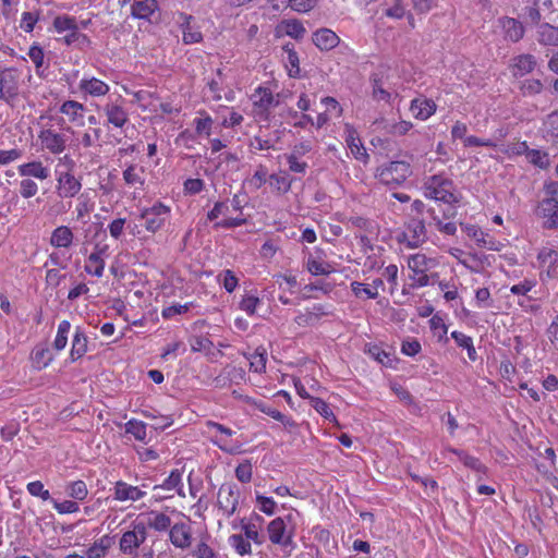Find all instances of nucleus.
I'll return each instance as SVG.
<instances>
[{
    "label": "nucleus",
    "instance_id": "obj_1",
    "mask_svg": "<svg viewBox=\"0 0 558 558\" xmlns=\"http://www.w3.org/2000/svg\"><path fill=\"white\" fill-rule=\"evenodd\" d=\"M424 194L426 197L448 205L458 204L460 201L456 193L454 183L444 174H434L426 178L424 181Z\"/></svg>",
    "mask_w": 558,
    "mask_h": 558
},
{
    "label": "nucleus",
    "instance_id": "obj_17",
    "mask_svg": "<svg viewBox=\"0 0 558 558\" xmlns=\"http://www.w3.org/2000/svg\"><path fill=\"white\" fill-rule=\"evenodd\" d=\"M193 20L192 15L185 13L179 15L180 27L183 33L182 40L185 45L197 44L203 40L201 31L192 24Z\"/></svg>",
    "mask_w": 558,
    "mask_h": 558
},
{
    "label": "nucleus",
    "instance_id": "obj_62",
    "mask_svg": "<svg viewBox=\"0 0 558 558\" xmlns=\"http://www.w3.org/2000/svg\"><path fill=\"white\" fill-rule=\"evenodd\" d=\"M544 128L551 136H558V109L546 117Z\"/></svg>",
    "mask_w": 558,
    "mask_h": 558
},
{
    "label": "nucleus",
    "instance_id": "obj_56",
    "mask_svg": "<svg viewBox=\"0 0 558 558\" xmlns=\"http://www.w3.org/2000/svg\"><path fill=\"white\" fill-rule=\"evenodd\" d=\"M348 145L351 153L357 160L366 161L368 156L365 147L361 144L360 140L351 137L350 140H348Z\"/></svg>",
    "mask_w": 558,
    "mask_h": 558
},
{
    "label": "nucleus",
    "instance_id": "obj_55",
    "mask_svg": "<svg viewBox=\"0 0 558 558\" xmlns=\"http://www.w3.org/2000/svg\"><path fill=\"white\" fill-rule=\"evenodd\" d=\"M51 501H52L53 508L60 514L74 513V512H77L80 509L78 504L76 501H72V500L58 501L56 499H52Z\"/></svg>",
    "mask_w": 558,
    "mask_h": 558
},
{
    "label": "nucleus",
    "instance_id": "obj_46",
    "mask_svg": "<svg viewBox=\"0 0 558 558\" xmlns=\"http://www.w3.org/2000/svg\"><path fill=\"white\" fill-rule=\"evenodd\" d=\"M125 432L140 441H145L147 436L146 424L136 420H131L125 424Z\"/></svg>",
    "mask_w": 558,
    "mask_h": 558
},
{
    "label": "nucleus",
    "instance_id": "obj_19",
    "mask_svg": "<svg viewBox=\"0 0 558 558\" xmlns=\"http://www.w3.org/2000/svg\"><path fill=\"white\" fill-rule=\"evenodd\" d=\"M74 233L68 226L57 227L50 235L49 243L56 248H69L73 244Z\"/></svg>",
    "mask_w": 558,
    "mask_h": 558
},
{
    "label": "nucleus",
    "instance_id": "obj_6",
    "mask_svg": "<svg viewBox=\"0 0 558 558\" xmlns=\"http://www.w3.org/2000/svg\"><path fill=\"white\" fill-rule=\"evenodd\" d=\"M20 73L15 69H5L0 72V99L13 106L19 96Z\"/></svg>",
    "mask_w": 558,
    "mask_h": 558
},
{
    "label": "nucleus",
    "instance_id": "obj_35",
    "mask_svg": "<svg viewBox=\"0 0 558 558\" xmlns=\"http://www.w3.org/2000/svg\"><path fill=\"white\" fill-rule=\"evenodd\" d=\"M181 481H182V477H181L180 471L173 470L161 485H156V486H154L153 489H154V492H160L163 489H167V490L177 489L178 495L184 497L185 495L182 490Z\"/></svg>",
    "mask_w": 558,
    "mask_h": 558
},
{
    "label": "nucleus",
    "instance_id": "obj_10",
    "mask_svg": "<svg viewBox=\"0 0 558 558\" xmlns=\"http://www.w3.org/2000/svg\"><path fill=\"white\" fill-rule=\"evenodd\" d=\"M38 138L43 148L53 155H59L66 148L68 136L52 129H43L38 134Z\"/></svg>",
    "mask_w": 558,
    "mask_h": 558
},
{
    "label": "nucleus",
    "instance_id": "obj_63",
    "mask_svg": "<svg viewBox=\"0 0 558 558\" xmlns=\"http://www.w3.org/2000/svg\"><path fill=\"white\" fill-rule=\"evenodd\" d=\"M537 258L543 264L553 265L558 260V252L551 247H543L538 252Z\"/></svg>",
    "mask_w": 558,
    "mask_h": 558
},
{
    "label": "nucleus",
    "instance_id": "obj_31",
    "mask_svg": "<svg viewBox=\"0 0 558 558\" xmlns=\"http://www.w3.org/2000/svg\"><path fill=\"white\" fill-rule=\"evenodd\" d=\"M112 546V538L109 535H104L96 539L84 553L86 558H104L107 556L108 550Z\"/></svg>",
    "mask_w": 558,
    "mask_h": 558
},
{
    "label": "nucleus",
    "instance_id": "obj_64",
    "mask_svg": "<svg viewBox=\"0 0 558 558\" xmlns=\"http://www.w3.org/2000/svg\"><path fill=\"white\" fill-rule=\"evenodd\" d=\"M194 556L196 558H219L218 554L204 542L197 545Z\"/></svg>",
    "mask_w": 558,
    "mask_h": 558
},
{
    "label": "nucleus",
    "instance_id": "obj_14",
    "mask_svg": "<svg viewBox=\"0 0 558 558\" xmlns=\"http://www.w3.org/2000/svg\"><path fill=\"white\" fill-rule=\"evenodd\" d=\"M192 529L184 522H178L169 529V541L180 549H187L192 545Z\"/></svg>",
    "mask_w": 558,
    "mask_h": 558
},
{
    "label": "nucleus",
    "instance_id": "obj_33",
    "mask_svg": "<svg viewBox=\"0 0 558 558\" xmlns=\"http://www.w3.org/2000/svg\"><path fill=\"white\" fill-rule=\"evenodd\" d=\"M157 9V0L136 1L132 4V15L137 19L149 20Z\"/></svg>",
    "mask_w": 558,
    "mask_h": 558
},
{
    "label": "nucleus",
    "instance_id": "obj_36",
    "mask_svg": "<svg viewBox=\"0 0 558 558\" xmlns=\"http://www.w3.org/2000/svg\"><path fill=\"white\" fill-rule=\"evenodd\" d=\"M33 365L37 369L47 367L53 360V355L47 347L37 345L32 354Z\"/></svg>",
    "mask_w": 558,
    "mask_h": 558
},
{
    "label": "nucleus",
    "instance_id": "obj_45",
    "mask_svg": "<svg viewBox=\"0 0 558 558\" xmlns=\"http://www.w3.org/2000/svg\"><path fill=\"white\" fill-rule=\"evenodd\" d=\"M54 29L61 34L77 28L76 20L69 15H59L53 20Z\"/></svg>",
    "mask_w": 558,
    "mask_h": 558
},
{
    "label": "nucleus",
    "instance_id": "obj_3",
    "mask_svg": "<svg viewBox=\"0 0 558 558\" xmlns=\"http://www.w3.org/2000/svg\"><path fill=\"white\" fill-rule=\"evenodd\" d=\"M267 533L269 541L283 548H293V526H288L283 518H276L268 523Z\"/></svg>",
    "mask_w": 558,
    "mask_h": 558
},
{
    "label": "nucleus",
    "instance_id": "obj_43",
    "mask_svg": "<svg viewBox=\"0 0 558 558\" xmlns=\"http://www.w3.org/2000/svg\"><path fill=\"white\" fill-rule=\"evenodd\" d=\"M66 494L75 500H84L88 495V489L83 481H74L66 485Z\"/></svg>",
    "mask_w": 558,
    "mask_h": 558
},
{
    "label": "nucleus",
    "instance_id": "obj_37",
    "mask_svg": "<svg viewBox=\"0 0 558 558\" xmlns=\"http://www.w3.org/2000/svg\"><path fill=\"white\" fill-rule=\"evenodd\" d=\"M306 269L314 276L329 275L333 268L329 263L316 259L310 255L305 263Z\"/></svg>",
    "mask_w": 558,
    "mask_h": 558
},
{
    "label": "nucleus",
    "instance_id": "obj_60",
    "mask_svg": "<svg viewBox=\"0 0 558 558\" xmlns=\"http://www.w3.org/2000/svg\"><path fill=\"white\" fill-rule=\"evenodd\" d=\"M252 464L250 461L240 463L235 469V476L241 483H248L252 480Z\"/></svg>",
    "mask_w": 558,
    "mask_h": 558
},
{
    "label": "nucleus",
    "instance_id": "obj_26",
    "mask_svg": "<svg viewBox=\"0 0 558 558\" xmlns=\"http://www.w3.org/2000/svg\"><path fill=\"white\" fill-rule=\"evenodd\" d=\"M81 92L88 94L93 97H101L108 94L109 85L96 77H84L78 84Z\"/></svg>",
    "mask_w": 558,
    "mask_h": 558
},
{
    "label": "nucleus",
    "instance_id": "obj_41",
    "mask_svg": "<svg viewBox=\"0 0 558 558\" xmlns=\"http://www.w3.org/2000/svg\"><path fill=\"white\" fill-rule=\"evenodd\" d=\"M202 117L194 119L195 132L197 135L209 136L211 134V128L214 124L213 119L206 112H199Z\"/></svg>",
    "mask_w": 558,
    "mask_h": 558
},
{
    "label": "nucleus",
    "instance_id": "obj_52",
    "mask_svg": "<svg viewBox=\"0 0 558 558\" xmlns=\"http://www.w3.org/2000/svg\"><path fill=\"white\" fill-rule=\"evenodd\" d=\"M71 208V203H65L62 199L52 202L47 208V216L59 217L66 214Z\"/></svg>",
    "mask_w": 558,
    "mask_h": 558
},
{
    "label": "nucleus",
    "instance_id": "obj_25",
    "mask_svg": "<svg viewBox=\"0 0 558 558\" xmlns=\"http://www.w3.org/2000/svg\"><path fill=\"white\" fill-rule=\"evenodd\" d=\"M499 24L504 29L505 37L513 43L519 41L524 35L522 23L513 17L504 16L499 19Z\"/></svg>",
    "mask_w": 558,
    "mask_h": 558
},
{
    "label": "nucleus",
    "instance_id": "obj_39",
    "mask_svg": "<svg viewBox=\"0 0 558 558\" xmlns=\"http://www.w3.org/2000/svg\"><path fill=\"white\" fill-rule=\"evenodd\" d=\"M241 527L244 532L246 539L253 541L257 545L264 543V537L258 532V525L253 520L245 521L241 520Z\"/></svg>",
    "mask_w": 558,
    "mask_h": 558
},
{
    "label": "nucleus",
    "instance_id": "obj_23",
    "mask_svg": "<svg viewBox=\"0 0 558 558\" xmlns=\"http://www.w3.org/2000/svg\"><path fill=\"white\" fill-rule=\"evenodd\" d=\"M461 227L462 230L466 233V235L473 239L477 243V245L489 250H498V247L496 246V242L493 240V238H490L477 226L461 223Z\"/></svg>",
    "mask_w": 558,
    "mask_h": 558
},
{
    "label": "nucleus",
    "instance_id": "obj_58",
    "mask_svg": "<svg viewBox=\"0 0 558 558\" xmlns=\"http://www.w3.org/2000/svg\"><path fill=\"white\" fill-rule=\"evenodd\" d=\"M372 83H373V93H372L373 98L377 101L388 102L390 100L391 94L383 87L380 80L373 78Z\"/></svg>",
    "mask_w": 558,
    "mask_h": 558
},
{
    "label": "nucleus",
    "instance_id": "obj_29",
    "mask_svg": "<svg viewBox=\"0 0 558 558\" xmlns=\"http://www.w3.org/2000/svg\"><path fill=\"white\" fill-rule=\"evenodd\" d=\"M536 40L539 45L545 47L558 46V26L543 23L537 27Z\"/></svg>",
    "mask_w": 558,
    "mask_h": 558
},
{
    "label": "nucleus",
    "instance_id": "obj_11",
    "mask_svg": "<svg viewBox=\"0 0 558 558\" xmlns=\"http://www.w3.org/2000/svg\"><path fill=\"white\" fill-rule=\"evenodd\" d=\"M102 111L109 125L122 129L129 122V113L123 107L122 101H108L104 106Z\"/></svg>",
    "mask_w": 558,
    "mask_h": 558
},
{
    "label": "nucleus",
    "instance_id": "obj_30",
    "mask_svg": "<svg viewBox=\"0 0 558 558\" xmlns=\"http://www.w3.org/2000/svg\"><path fill=\"white\" fill-rule=\"evenodd\" d=\"M17 170L20 175L22 177H33L41 181L47 180L49 178L48 168L45 167L43 162L38 160L20 165Z\"/></svg>",
    "mask_w": 558,
    "mask_h": 558
},
{
    "label": "nucleus",
    "instance_id": "obj_5",
    "mask_svg": "<svg viewBox=\"0 0 558 558\" xmlns=\"http://www.w3.org/2000/svg\"><path fill=\"white\" fill-rule=\"evenodd\" d=\"M240 489L234 483H225L217 494V505L222 514L231 517L238 509Z\"/></svg>",
    "mask_w": 558,
    "mask_h": 558
},
{
    "label": "nucleus",
    "instance_id": "obj_2",
    "mask_svg": "<svg viewBox=\"0 0 558 558\" xmlns=\"http://www.w3.org/2000/svg\"><path fill=\"white\" fill-rule=\"evenodd\" d=\"M131 530L125 531L119 541V549L124 555H131L134 550L145 545L147 530L143 521H134Z\"/></svg>",
    "mask_w": 558,
    "mask_h": 558
},
{
    "label": "nucleus",
    "instance_id": "obj_13",
    "mask_svg": "<svg viewBox=\"0 0 558 558\" xmlns=\"http://www.w3.org/2000/svg\"><path fill=\"white\" fill-rule=\"evenodd\" d=\"M113 499L120 502H135L146 496V492L138 486H133L123 481L116 482L113 488Z\"/></svg>",
    "mask_w": 558,
    "mask_h": 558
},
{
    "label": "nucleus",
    "instance_id": "obj_48",
    "mask_svg": "<svg viewBox=\"0 0 558 558\" xmlns=\"http://www.w3.org/2000/svg\"><path fill=\"white\" fill-rule=\"evenodd\" d=\"M521 90L525 96H534L544 90V84L537 78H527L522 82Z\"/></svg>",
    "mask_w": 558,
    "mask_h": 558
},
{
    "label": "nucleus",
    "instance_id": "obj_28",
    "mask_svg": "<svg viewBox=\"0 0 558 558\" xmlns=\"http://www.w3.org/2000/svg\"><path fill=\"white\" fill-rule=\"evenodd\" d=\"M352 292L355 296L361 298L362 294L366 296V299H376L378 296V291L384 289V281L380 278H376L372 281L369 286H366L359 281H353L350 284Z\"/></svg>",
    "mask_w": 558,
    "mask_h": 558
},
{
    "label": "nucleus",
    "instance_id": "obj_44",
    "mask_svg": "<svg viewBox=\"0 0 558 558\" xmlns=\"http://www.w3.org/2000/svg\"><path fill=\"white\" fill-rule=\"evenodd\" d=\"M229 543L241 556L250 555L252 553V547L248 539H245L241 534L231 535L229 537Z\"/></svg>",
    "mask_w": 558,
    "mask_h": 558
},
{
    "label": "nucleus",
    "instance_id": "obj_8",
    "mask_svg": "<svg viewBox=\"0 0 558 558\" xmlns=\"http://www.w3.org/2000/svg\"><path fill=\"white\" fill-rule=\"evenodd\" d=\"M411 174L410 165L405 161H391L383 167L378 173L381 183L386 185H399Z\"/></svg>",
    "mask_w": 558,
    "mask_h": 558
},
{
    "label": "nucleus",
    "instance_id": "obj_32",
    "mask_svg": "<svg viewBox=\"0 0 558 558\" xmlns=\"http://www.w3.org/2000/svg\"><path fill=\"white\" fill-rule=\"evenodd\" d=\"M87 352V337L85 332L77 327L75 329L72 348L70 352V359L72 362L81 359Z\"/></svg>",
    "mask_w": 558,
    "mask_h": 558
},
{
    "label": "nucleus",
    "instance_id": "obj_57",
    "mask_svg": "<svg viewBox=\"0 0 558 558\" xmlns=\"http://www.w3.org/2000/svg\"><path fill=\"white\" fill-rule=\"evenodd\" d=\"M27 490L32 496L40 497L43 500L51 499L49 490L45 489L44 484L40 481L28 483Z\"/></svg>",
    "mask_w": 558,
    "mask_h": 558
},
{
    "label": "nucleus",
    "instance_id": "obj_4",
    "mask_svg": "<svg viewBox=\"0 0 558 558\" xmlns=\"http://www.w3.org/2000/svg\"><path fill=\"white\" fill-rule=\"evenodd\" d=\"M435 265L433 258L425 254L416 253L408 258V267L413 272L410 277L416 287H425L429 283L427 271Z\"/></svg>",
    "mask_w": 558,
    "mask_h": 558
},
{
    "label": "nucleus",
    "instance_id": "obj_51",
    "mask_svg": "<svg viewBox=\"0 0 558 558\" xmlns=\"http://www.w3.org/2000/svg\"><path fill=\"white\" fill-rule=\"evenodd\" d=\"M310 404L325 418L336 420V416L329 405L320 398H311Z\"/></svg>",
    "mask_w": 558,
    "mask_h": 558
},
{
    "label": "nucleus",
    "instance_id": "obj_16",
    "mask_svg": "<svg viewBox=\"0 0 558 558\" xmlns=\"http://www.w3.org/2000/svg\"><path fill=\"white\" fill-rule=\"evenodd\" d=\"M85 110V106L76 100H65L59 108L60 113L65 116L70 123L78 126L84 125Z\"/></svg>",
    "mask_w": 558,
    "mask_h": 558
},
{
    "label": "nucleus",
    "instance_id": "obj_27",
    "mask_svg": "<svg viewBox=\"0 0 558 558\" xmlns=\"http://www.w3.org/2000/svg\"><path fill=\"white\" fill-rule=\"evenodd\" d=\"M313 41L320 50H331L338 46L340 39L329 28H320L313 34Z\"/></svg>",
    "mask_w": 558,
    "mask_h": 558
},
{
    "label": "nucleus",
    "instance_id": "obj_50",
    "mask_svg": "<svg viewBox=\"0 0 558 558\" xmlns=\"http://www.w3.org/2000/svg\"><path fill=\"white\" fill-rule=\"evenodd\" d=\"M283 3H289L291 9L299 13H306L313 10L319 0H282Z\"/></svg>",
    "mask_w": 558,
    "mask_h": 558
},
{
    "label": "nucleus",
    "instance_id": "obj_24",
    "mask_svg": "<svg viewBox=\"0 0 558 558\" xmlns=\"http://www.w3.org/2000/svg\"><path fill=\"white\" fill-rule=\"evenodd\" d=\"M254 107L258 108L260 112L268 111L270 108L276 107L279 100L275 98L272 93L265 87H258L252 95Z\"/></svg>",
    "mask_w": 558,
    "mask_h": 558
},
{
    "label": "nucleus",
    "instance_id": "obj_54",
    "mask_svg": "<svg viewBox=\"0 0 558 558\" xmlns=\"http://www.w3.org/2000/svg\"><path fill=\"white\" fill-rule=\"evenodd\" d=\"M214 343L205 337H194L191 341V350L193 352L210 353Z\"/></svg>",
    "mask_w": 558,
    "mask_h": 558
},
{
    "label": "nucleus",
    "instance_id": "obj_42",
    "mask_svg": "<svg viewBox=\"0 0 558 558\" xmlns=\"http://www.w3.org/2000/svg\"><path fill=\"white\" fill-rule=\"evenodd\" d=\"M267 352L264 348H257L250 357V369L255 373H263L266 369Z\"/></svg>",
    "mask_w": 558,
    "mask_h": 558
},
{
    "label": "nucleus",
    "instance_id": "obj_21",
    "mask_svg": "<svg viewBox=\"0 0 558 558\" xmlns=\"http://www.w3.org/2000/svg\"><path fill=\"white\" fill-rule=\"evenodd\" d=\"M145 169L137 163H130L122 173L125 184L134 189H143L145 184Z\"/></svg>",
    "mask_w": 558,
    "mask_h": 558
},
{
    "label": "nucleus",
    "instance_id": "obj_59",
    "mask_svg": "<svg viewBox=\"0 0 558 558\" xmlns=\"http://www.w3.org/2000/svg\"><path fill=\"white\" fill-rule=\"evenodd\" d=\"M38 192V185L31 179H23L20 182V193L23 198H31Z\"/></svg>",
    "mask_w": 558,
    "mask_h": 558
},
{
    "label": "nucleus",
    "instance_id": "obj_20",
    "mask_svg": "<svg viewBox=\"0 0 558 558\" xmlns=\"http://www.w3.org/2000/svg\"><path fill=\"white\" fill-rule=\"evenodd\" d=\"M436 104L432 99L415 98L411 101L410 111L413 117L420 120H426L436 111Z\"/></svg>",
    "mask_w": 558,
    "mask_h": 558
},
{
    "label": "nucleus",
    "instance_id": "obj_47",
    "mask_svg": "<svg viewBox=\"0 0 558 558\" xmlns=\"http://www.w3.org/2000/svg\"><path fill=\"white\" fill-rule=\"evenodd\" d=\"M525 157L530 163L542 169L549 165L548 154L538 149H527Z\"/></svg>",
    "mask_w": 558,
    "mask_h": 558
},
{
    "label": "nucleus",
    "instance_id": "obj_22",
    "mask_svg": "<svg viewBox=\"0 0 558 558\" xmlns=\"http://www.w3.org/2000/svg\"><path fill=\"white\" fill-rule=\"evenodd\" d=\"M145 529H153L156 532H166L171 527V519L169 515L159 511H150L146 514V520L143 521Z\"/></svg>",
    "mask_w": 558,
    "mask_h": 558
},
{
    "label": "nucleus",
    "instance_id": "obj_7",
    "mask_svg": "<svg viewBox=\"0 0 558 558\" xmlns=\"http://www.w3.org/2000/svg\"><path fill=\"white\" fill-rule=\"evenodd\" d=\"M426 218H411L407 231L399 236V242L405 243L408 247H418L427 240Z\"/></svg>",
    "mask_w": 558,
    "mask_h": 558
},
{
    "label": "nucleus",
    "instance_id": "obj_18",
    "mask_svg": "<svg viewBox=\"0 0 558 558\" xmlns=\"http://www.w3.org/2000/svg\"><path fill=\"white\" fill-rule=\"evenodd\" d=\"M331 312L326 310L323 304H315L311 308L296 315L294 322L302 327L315 325L320 317L329 315Z\"/></svg>",
    "mask_w": 558,
    "mask_h": 558
},
{
    "label": "nucleus",
    "instance_id": "obj_12",
    "mask_svg": "<svg viewBox=\"0 0 558 558\" xmlns=\"http://www.w3.org/2000/svg\"><path fill=\"white\" fill-rule=\"evenodd\" d=\"M82 183L71 172H61L57 179V193L61 198H72L80 193Z\"/></svg>",
    "mask_w": 558,
    "mask_h": 558
},
{
    "label": "nucleus",
    "instance_id": "obj_53",
    "mask_svg": "<svg viewBox=\"0 0 558 558\" xmlns=\"http://www.w3.org/2000/svg\"><path fill=\"white\" fill-rule=\"evenodd\" d=\"M284 52L287 53L286 60L290 65L289 75L295 77L300 73L298 53L292 48H289V46L284 47Z\"/></svg>",
    "mask_w": 558,
    "mask_h": 558
},
{
    "label": "nucleus",
    "instance_id": "obj_61",
    "mask_svg": "<svg viewBox=\"0 0 558 558\" xmlns=\"http://www.w3.org/2000/svg\"><path fill=\"white\" fill-rule=\"evenodd\" d=\"M39 19V14L38 13H35V12H24L22 14V20H21V28L26 32V33H31L33 32L34 27H35V24L37 23Z\"/></svg>",
    "mask_w": 558,
    "mask_h": 558
},
{
    "label": "nucleus",
    "instance_id": "obj_38",
    "mask_svg": "<svg viewBox=\"0 0 558 558\" xmlns=\"http://www.w3.org/2000/svg\"><path fill=\"white\" fill-rule=\"evenodd\" d=\"M84 269L87 274L93 275L97 278H100L104 275L105 260L90 253L89 256L87 257Z\"/></svg>",
    "mask_w": 558,
    "mask_h": 558
},
{
    "label": "nucleus",
    "instance_id": "obj_40",
    "mask_svg": "<svg viewBox=\"0 0 558 558\" xmlns=\"http://www.w3.org/2000/svg\"><path fill=\"white\" fill-rule=\"evenodd\" d=\"M71 329V324L69 320H62L58 326V331L56 339L53 341V349L57 351H61L66 347L68 343V335Z\"/></svg>",
    "mask_w": 558,
    "mask_h": 558
},
{
    "label": "nucleus",
    "instance_id": "obj_15",
    "mask_svg": "<svg viewBox=\"0 0 558 558\" xmlns=\"http://www.w3.org/2000/svg\"><path fill=\"white\" fill-rule=\"evenodd\" d=\"M537 214L544 219L547 229L558 228V204L553 199L543 198L539 202Z\"/></svg>",
    "mask_w": 558,
    "mask_h": 558
},
{
    "label": "nucleus",
    "instance_id": "obj_49",
    "mask_svg": "<svg viewBox=\"0 0 558 558\" xmlns=\"http://www.w3.org/2000/svg\"><path fill=\"white\" fill-rule=\"evenodd\" d=\"M283 29L288 36L295 39L302 38L305 34L304 26L296 20L286 21L283 23Z\"/></svg>",
    "mask_w": 558,
    "mask_h": 558
},
{
    "label": "nucleus",
    "instance_id": "obj_9",
    "mask_svg": "<svg viewBox=\"0 0 558 558\" xmlns=\"http://www.w3.org/2000/svg\"><path fill=\"white\" fill-rule=\"evenodd\" d=\"M170 214L169 207L162 203H156L141 211L140 218L144 220L147 231L155 233L162 228Z\"/></svg>",
    "mask_w": 558,
    "mask_h": 558
},
{
    "label": "nucleus",
    "instance_id": "obj_34",
    "mask_svg": "<svg viewBox=\"0 0 558 558\" xmlns=\"http://www.w3.org/2000/svg\"><path fill=\"white\" fill-rule=\"evenodd\" d=\"M537 62L533 54H520L513 59V70L515 75H525L531 73Z\"/></svg>",
    "mask_w": 558,
    "mask_h": 558
}]
</instances>
